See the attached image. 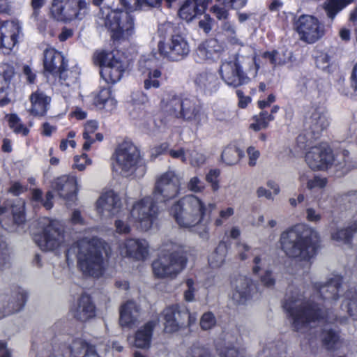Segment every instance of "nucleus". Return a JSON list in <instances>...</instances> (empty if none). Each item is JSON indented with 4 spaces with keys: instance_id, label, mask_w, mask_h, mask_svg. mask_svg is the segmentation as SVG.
<instances>
[{
    "instance_id": "5",
    "label": "nucleus",
    "mask_w": 357,
    "mask_h": 357,
    "mask_svg": "<svg viewBox=\"0 0 357 357\" xmlns=\"http://www.w3.org/2000/svg\"><path fill=\"white\" fill-rule=\"evenodd\" d=\"M249 55L238 53L234 58L222 62L219 75L224 83L233 88L248 84L255 79L260 68L253 50Z\"/></svg>"
},
{
    "instance_id": "63",
    "label": "nucleus",
    "mask_w": 357,
    "mask_h": 357,
    "mask_svg": "<svg viewBox=\"0 0 357 357\" xmlns=\"http://www.w3.org/2000/svg\"><path fill=\"white\" fill-rule=\"evenodd\" d=\"M227 6H220L215 5L211 8V12L220 20H225L228 17V10Z\"/></svg>"
},
{
    "instance_id": "19",
    "label": "nucleus",
    "mask_w": 357,
    "mask_h": 357,
    "mask_svg": "<svg viewBox=\"0 0 357 357\" xmlns=\"http://www.w3.org/2000/svg\"><path fill=\"white\" fill-rule=\"evenodd\" d=\"M149 243L144 239L128 238L119 245V254L136 261H144L149 255Z\"/></svg>"
},
{
    "instance_id": "12",
    "label": "nucleus",
    "mask_w": 357,
    "mask_h": 357,
    "mask_svg": "<svg viewBox=\"0 0 357 357\" xmlns=\"http://www.w3.org/2000/svg\"><path fill=\"white\" fill-rule=\"evenodd\" d=\"M114 52H97L94 55L95 62L100 66V76L107 84L119 82L125 70V66Z\"/></svg>"
},
{
    "instance_id": "4",
    "label": "nucleus",
    "mask_w": 357,
    "mask_h": 357,
    "mask_svg": "<svg viewBox=\"0 0 357 357\" xmlns=\"http://www.w3.org/2000/svg\"><path fill=\"white\" fill-rule=\"evenodd\" d=\"M206 204L195 195H188L175 203L170 208V214L177 225L182 228L193 229L200 238L207 239L209 220H204Z\"/></svg>"
},
{
    "instance_id": "59",
    "label": "nucleus",
    "mask_w": 357,
    "mask_h": 357,
    "mask_svg": "<svg viewBox=\"0 0 357 357\" xmlns=\"http://www.w3.org/2000/svg\"><path fill=\"white\" fill-rule=\"evenodd\" d=\"M116 232L120 234H127L130 231V227L128 222V218H121L115 221Z\"/></svg>"
},
{
    "instance_id": "25",
    "label": "nucleus",
    "mask_w": 357,
    "mask_h": 357,
    "mask_svg": "<svg viewBox=\"0 0 357 357\" xmlns=\"http://www.w3.org/2000/svg\"><path fill=\"white\" fill-rule=\"evenodd\" d=\"M224 51V45L215 38H211L200 43L196 50L197 62L213 61Z\"/></svg>"
},
{
    "instance_id": "20",
    "label": "nucleus",
    "mask_w": 357,
    "mask_h": 357,
    "mask_svg": "<svg viewBox=\"0 0 357 357\" xmlns=\"http://www.w3.org/2000/svg\"><path fill=\"white\" fill-rule=\"evenodd\" d=\"M52 188L58 195L66 200L67 204L76 199L78 191L77 181L75 176L63 175L56 178L52 183Z\"/></svg>"
},
{
    "instance_id": "37",
    "label": "nucleus",
    "mask_w": 357,
    "mask_h": 357,
    "mask_svg": "<svg viewBox=\"0 0 357 357\" xmlns=\"http://www.w3.org/2000/svg\"><path fill=\"white\" fill-rule=\"evenodd\" d=\"M98 122L96 120H89L85 123L84 126V131L82 133L83 139L85 140L82 146L84 151H89L91 148V146L96 140L98 142H102L103 140L104 137L102 133H96L95 139L92 136L93 134H94L98 129Z\"/></svg>"
},
{
    "instance_id": "13",
    "label": "nucleus",
    "mask_w": 357,
    "mask_h": 357,
    "mask_svg": "<svg viewBox=\"0 0 357 357\" xmlns=\"http://www.w3.org/2000/svg\"><path fill=\"white\" fill-rule=\"evenodd\" d=\"M295 29L300 39L312 44L324 35V26L317 18L310 15L300 16L295 22Z\"/></svg>"
},
{
    "instance_id": "42",
    "label": "nucleus",
    "mask_w": 357,
    "mask_h": 357,
    "mask_svg": "<svg viewBox=\"0 0 357 357\" xmlns=\"http://www.w3.org/2000/svg\"><path fill=\"white\" fill-rule=\"evenodd\" d=\"M341 307L343 310H345L354 320L357 321V292L352 291L347 292Z\"/></svg>"
},
{
    "instance_id": "6",
    "label": "nucleus",
    "mask_w": 357,
    "mask_h": 357,
    "mask_svg": "<svg viewBox=\"0 0 357 357\" xmlns=\"http://www.w3.org/2000/svg\"><path fill=\"white\" fill-rule=\"evenodd\" d=\"M107 244L100 238H83L71 248L75 253L77 266L87 275L99 277L104 268L103 254H107Z\"/></svg>"
},
{
    "instance_id": "18",
    "label": "nucleus",
    "mask_w": 357,
    "mask_h": 357,
    "mask_svg": "<svg viewBox=\"0 0 357 357\" xmlns=\"http://www.w3.org/2000/svg\"><path fill=\"white\" fill-rule=\"evenodd\" d=\"M188 309L180 305H173L166 307L162 312L164 330L166 333L178 332L185 326Z\"/></svg>"
},
{
    "instance_id": "46",
    "label": "nucleus",
    "mask_w": 357,
    "mask_h": 357,
    "mask_svg": "<svg viewBox=\"0 0 357 357\" xmlns=\"http://www.w3.org/2000/svg\"><path fill=\"white\" fill-rule=\"evenodd\" d=\"M222 30L227 36L228 41L231 45L241 46L244 45V41L241 37L237 36L236 32V27L233 23L228 21L225 22L222 25Z\"/></svg>"
},
{
    "instance_id": "60",
    "label": "nucleus",
    "mask_w": 357,
    "mask_h": 357,
    "mask_svg": "<svg viewBox=\"0 0 357 357\" xmlns=\"http://www.w3.org/2000/svg\"><path fill=\"white\" fill-rule=\"evenodd\" d=\"M162 0H133V3L130 10L141 9L144 6L155 7L160 4Z\"/></svg>"
},
{
    "instance_id": "21",
    "label": "nucleus",
    "mask_w": 357,
    "mask_h": 357,
    "mask_svg": "<svg viewBox=\"0 0 357 357\" xmlns=\"http://www.w3.org/2000/svg\"><path fill=\"white\" fill-rule=\"evenodd\" d=\"M44 68L45 71L53 75H59L61 79H66V75L69 72L65 71L64 66H67L64 56L54 48H47L44 51Z\"/></svg>"
},
{
    "instance_id": "64",
    "label": "nucleus",
    "mask_w": 357,
    "mask_h": 357,
    "mask_svg": "<svg viewBox=\"0 0 357 357\" xmlns=\"http://www.w3.org/2000/svg\"><path fill=\"white\" fill-rule=\"evenodd\" d=\"M260 281L266 287H272L275 284V279L273 275V273L268 269L266 270L264 274L261 275Z\"/></svg>"
},
{
    "instance_id": "16",
    "label": "nucleus",
    "mask_w": 357,
    "mask_h": 357,
    "mask_svg": "<svg viewBox=\"0 0 357 357\" xmlns=\"http://www.w3.org/2000/svg\"><path fill=\"white\" fill-rule=\"evenodd\" d=\"M231 287V298L237 304H247L257 297V285L250 277L238 275L232 282Z\"/></svg>"
},
{
    "instance_id": "17",
    "label": "nucleus",
    "mask_w": 357,
    "mask_h": 357,
    "mask_svg": "<svg viewBox=\"0 0 357 357\" xmlns=\"http://www.w3.org/2000/svg\"><path fill=\"white\" fill-rule=\"evenodd\" d=\"M160 54L171 61H179L190 52V45L181 35H174L168 42L160 41L158 45Z\"/></svg>"
},
{
    "instance_id": "55",
    "label": "nucleus",
    "mask_w": 357,
    "mask_h": 357,
    "mask_svg": "<svg viewBox=\"0 0 357 357\" xmlns=\"http://www.w3.org/2000/svg\"><path fill=\"white\" fill-rule=\"evenodd\" d=\"M66 66H64V70L68 71L69 73L66 75V79H61L59 77V81L61 82V84L65 86H70L77 83V81L78 79L79 76V72L77 70H68L66 69Z\"/></svg>"
},
{
    "instance_id": "38",
    "label": "nucleus",
    "mask_w": 357,
    "mask_h": 357,
    "mask_svg": "<svg viewBox=\"0 0 357 357\" xmlns=\"http://www.w3.org/2000/svg\"><path fill=\"white\" fill-rule=\"evenodd\" d=\"M94 102L100 109L107 112L115 109L117 104L109 87L100 89L94 99Z\"/></svg>"
},
{
    "instance_id": "29",
    "label": "nucleus",
    "mask_w": 357,
    "mask_h": 357,
    "mask_svg": "<svg viewBox=\"0 0 357 357\" xmlns=\"http://www.w3.org/2000/svg\"><path fill=\"white\" fill-rule=\"evenodd\" d=\"M73 316L82 321H86L96 315V308L89 296L82 294L77 303L71 308Z\"/></svg>"
},
{
    "instance_id": "44",
    "label": "nucleus",
    "mask_w": 357,
    "mask_h": 357,
    "mask_svg": "<svg viewBox=\"0 0 357 357\" xmlns=\"http://www.w3.org/2000/svg\"><path fill=\"white\" fill-rule=\"evenodd\" d=\"M263 57L268 60L270 63L275 67L286 63L290 58V54H286L284 51L266 52L263 54Z\"/></svg>"
},
{
    "instance_id": "54",
    "label": "nucleus",
    "mask_w": 357,
    "mask_h": 357,
    "mask_svg": "<svg viewBox=\"0 0 357 357\" xmlns=\"http://www.w3.org/2000/svg\"><path fill=\"white\" fill-rule=\"evenodd\" d=\"M236 256L241 261H245L249 257L251 247L245 243L239 241L235 245Z\"/></svg>"
},
{
    "instance_id": "15",
    "label": "nucleus",
    "mask_w": 357,
    "mask_h": 357,
    "mask_svg": "<svg viewBox=\"0 0 357 357\" xmlns=\"http://www.w3.org/2000/svg\"><path fill=\"white\" fill-rule=\"evenodd\" d=\"M183 176L174 171L169 170L160 175L157 179L154 195L162 197V200L166 201L176 197L180 192Z\"/></svg>"
},
{
    "instance_id": "39",
    "label": "nucleus",
    "mask_w": 357,
    "mask_h": 357,
    "mask_svg": "<svg viewBox=\"0 0 357 357\" xmlns=\"http://www.w3.org/2000/svg\"><path fill=\"white\" fill-rule=\"evenodd\" d=\"M132 100L135 107L130 112L132 118L140 120L145 119L148 114L144 105L148 102V96L142 92H137L132 95Z\"/></svg>"
},
{
    "instance_id": "40",
    "label": "nucleus",
    "mask_w": 357,
    "mask_h": 357,
    "mask_svg": "<svg viewBox=\"0 0 357 357\" xmlns=\"http://www.w3.org/2000/svg\"><path fill=\"white\" fill-rule=\"evenodd\" d=\"M324 327L321 334V340L324 347L331 351L339 349L342 345L339 333L333 329L328 328L327 326Z\"/></svg>"
},
{
    "instance_id": "1",
    "label": "nucleus",
    "mask_w": 357,
    "mask_h": 357,
    "mask_svg": "<svg viewBox=\"0 0 357 357\" xmlns=\"http://www.w3.org/2000/svg\"><path fill=\"white\" fill-rule=\"evenodd\" d=\"M342 281L340 276L335 275L324 284H316L308 301L298 292H293L287 297L284 308L289 315L294 330L303 331L308 325L316 322L324 325L346 321L345 317L337 318L328 308L339 298Z\"/></svg>"
},
{
    "instance_id": "11",
    "label": "nucleus",
    "mask_w": 357,
    "mask_h": 357,
    "mask_svg": "<svg viewBox=\"0 0 357 357\" xmlns=\"http://www.w3.org/2000/svg\"><path fill=\"white\" fill-rule=\"evenodd\" d=\"M43 231L36 236L35 241L44 251H51L58 248L63 241V229L56 220L44 218L40 221Z\"/></svg>"
},
{
    "instance_id": "45",
    "label": "nucleus",
    "mask_w": 357,
    "mask_h": 357,
    "mask_svg": "<svg viewBox=\"0 0 357 357\" xmlns=\"http://www.w3.org/2000/svg\"><path fill=\"white\" fill-rule=\"evenodd\" d=\"M9 127L16 134L22 136H26L29 132V129L22 122L21 119L15 114H11L6 116Z\"/></svg>"
},
{
    "instance_id": "36",
    "label": "nucleus",
    "mask_w": 357,
    "mask_h": 357,
    "mask_svg": "<svg viewBox=\"0 0 357 357\" xmlns=\"http://www.w3.org/2000/svg\"><path fill=\"white\" fill-rule=\"evenodd\" d=\"M195 84L206 93L216 92L219 88L218 78L215 73L204 71L197 75L195 78Z\"/></svg>"
},
{
    "instance_id": "8",
    "label": "nucleus",
    "mask_w": 357,
    "mask_h": 357,
    "mask_svg": "<svg viewBox=\"0 0 357 357\" xmlns=\"http://www.w3.org/2000/svg\"><path fill=\"white\" fill-rule=\"evenodd\" d=\"M98 19V23L105 25L114 39H126L134 33L133 18L128 12L104 8L100 9Z\"/></svg>"
},
{
    "instance_id": "43",
    "label": "nucleus",
    "mask_w": 357,
    "mask_h": 357,
    "mask_svg": "<svg viewBox=\"0 0 357 357\" xmlns=\"http://www.w3.org/2000/svg\"><path fill=\"white\" fill-rule=\"evenodd\" d=\"M227 253V246L225 243L221 242L218 244L214 252L211 253L208 258V262L213 268L221 266L225 261Z\"/></svg>"
},
{
    "instance_id": "34",
    "label": "nucleus",
    "mask_w": 357,
    "mask_h": 357,
    "mask_svg": "<svg viewBox=\"0 0 357 357\" xmlns=\"http://www.w3.org/2000/svg\"><path fill=\"white\" fill-rule=\"evenodd\" d=\"M354 210L357 213V194L352 197ZM357 232V218L349 226L343 229H337L331 231V238L343 244L350 243L354 234Z\"/></svg>"
},
{
    "instance_id": "24",
    "label": "nucleus",
    "mask_w": 357,
    "mask_h": 357,
    "mask_svg": "<svg viewBox=\"0 0 357 357\" xmlns=\"http://www.w3.org/2000/svg\"><path fill=\"white\" fill-rule=\"evenodd\" d=\"M112 167L114 172L123 176H130L137 170L140 174L145 172L143 158H115Z\"/></svg>"
},
{
    "instance_id": "50",
    "label": "nucleus",
    "mask_w": 357,
    "mask_h": 357,
    "mask_svg": "<svg viewBox=\"0 0 357 357\" xmlns=\"http://www.w3.org/2000/svg\"><path fill=\"white\" fill-rule=\"evenodd\" d=\"M252 271L254 275H259L267 264V258L264 253H255L252 260Z\"/></svg>"
},
{
    "instance_id": "49",
    "label": "nucleus",
    "mask_w": 357,
    "mask_h": 357,
    "mask_svg": "<svg viewBox=\"0 0 357 357\" xmlns=\"http://www.w3.org/2000/svg\"><path fill=\"white\" fill-rule=\"evenodd\" d=\"M220 357H251L248 349L244 347H233L225 351H220Z\"/></svg>"
},
{
    "instance_id": "41",
    "label": "nucleus",
    "mask_w": 357,
    "mask_h": 357,
    "mask_svg": "<svg viewBox=\"0 0 357 357\" xmlns=\"http://www.w3.org/2000/svg\"><path fill=\"white\" fill-rule=\"evenodd\" d=\"M116 156H140L139 146L130 139H123L118 142L115 149Z\"/></svg>"
},
{
    "instance_id": "56",
    "label": "nucleus",
    "mask_w": 357,
    "mask_h": 357,
    "mask_svg": "<svg viewBox=\"0 0 357 357\" xmlns=\"http://www.w3.org/2000/svg\"><path fill=\"white\" fill-rule=\"evenodd\" d=\"M234 214V208L232 207H226L222 208L219 212V216L217 218L214 224L216 227L222 225L225 221L227 220L230 217Z\"/></svg>"
},
{
    "instance_id": "9",
    "label": "nucleus",
    "mask_w": 357,
    "mask_h": 357,
    "mask_svg": "<svg viewBox=\"0 0 357 357\" xmlns=\"http://www.w3.org/2000/svg\"><path fill=\"white\" fill-rule=\"evenodd\" d=\"M162 106L171 115L194 121L197 124L204 119L200 106L192 99H181L175 96L168 95L162 100Z\"/></svg>"
},
{
    "instance_id": "14",
    "label": "nucleus",
    "mask_w": 357,
    "mask_h": 357,
    "mask_svg": "<svg viewBox=\"0 0 357 357\" xmlns=\"http://www.w3.org/2000/svg\"><path fill=\"white\" fill-rule=\"evenodd\" d=\"M157 213L158 208L153 199L146 197L133 205L130 215L142 230L147 231L152 227Z\"/></svg>"
},
{
    "instance_id": "58",
    "label": "nucleus",
    "mask_w": 357,
    "mask_h": 357,
    "mask_svg": "<svg viewBox=\"0 0 357 357\" xmlns=\"http://www.w3.org/2000/svg\"><path fill=\"white\" fill-rule=\"evenodd\" d=\"M185 284L187 289L184 291V298L188 302H192L195 300V293L197 291L195 281L192 279H187Z\"/></svg>"
},
{
    "instance_id": "10",
    "label": "nucleus",
    "mask_w": 357,
    "mask_h": 357,
    "mask_svg": "<svg viewBox=\"0 0 357 357\" xmlns=\"http://www.w3.org/2000/svg\"><path fill=\"white\" fill-rule=\"evenodd\" d=\"M86 0H53L51 13L59 21H81L89 13Z\"/></svg>"
},
{
    "instance_id": "26",
    "label": "nucleus",
    "mask_w": 357,
    "mask_h": 357,
    "mask_svg": "<svg viewBox=\"0 0 357 357\" xmlns=\"http://www.w3.org/2000/svg\"><path fill=\"white\" fill-rule=\"evenodd\" d=\"M27 294L24 291L15 293L10 296L0 295V319L20 311L24 306Z\"/></svg>"
},
{
    "instance_id": "27",
    "label": "nucleus",
    "mask_w": 357,
    "mask_h": 357,
    "mask_svg": "<svg viewBox=\"0 0 357 357\" xmlns=\"http://www.w3.org/2000/svg\"><path fill=\"white\" fill-rule=\"evenodd\" d=\"M139 70L143 75L144 87L146 90L160 87L162 73L158 68H154L153 61L141 59L139 63Z\"/></svg>"
},
{
    "instance_id": "52",
    "label": "nucleus",
    "mask_w": 357,
    "mask_h": 357,
    "mask_svg": "<svg viewBox=\"0 0 357 357\" xmlns=\"http://www.w3.org/2000/svg\"><path fill=\"white\" fill-rule=\"evenodd\" d=\"M15 98V93L8 85L0 89V106L4 107L10 104Z\"/></svg>"
},
{
    "instance_id": "3",
    "label": "nucleus",
    "mask_w": 357,
    "mask_h": 357,
    "mask_svg": "<svg viewBox=\"0 0 357 357\" xmlns=\"http://www.w3.org/2000/svg\"><path fill=\"white\" fill-rule=\"evenodd\" d=\"M329 119L324 107L314 109L310 118V131L300 134L294 147L289 149V154H305L318 156H328L331 154H339L333 146L323 142L314 144L321 133L329 126Z\"/></svg>"
},
{
    "instance_id": "23",
    "label": "nucleus",
    "mask_w": 357,
    "mask_h": 357,
    "mask_svg": "<svg viewBox=\"0 0 357 357\" xmlns=\"http://www.w3.org/2000/svg\"><path fill=\"white\" fill-rule=\"evenodd\" d=\"M121 207V199L112 190L103 193L96 202L97 212L106 218H109L116 214Z\"/></svg>"
},
{
    "instance_id": "61",
    "label": "nucleus",
    "mask_w": 357,
    "mask_h": 357,
    "mask_svg": "<svg viewBox=\"0 0 357 357\" xmlns=\"http://www.w3.org/2000/svg\"><path fill=\"white\" fill-rule=\"evenodd\" d=\"M220 175V171L217 169H211L206 176V181L211 183L213 191L219 189V182L218 178Z\"/></svg>"
},
{
    "instance_id": "32",
    "label": "nucleus",
    "mask_w": 357,
    "mask_h": 357,
    "mask_svg": "<svg viewBox=\"0 0 357 357\" xmlns=\"http://www.w3.org/2000/svg\"><path fill=\"white\" fill-rule=\"evenodd\" d=\"M69 351L71 357H100L94 344L80 338L72 341Z\"/></svg>"
},
{
    "instance_id": "51",
    "label": "nucleus",
    "mask_w": 357,
    "mask_h": 357,
    "mask_svg": "<svg viewBox=\"0 0 357 357\" xmlns=\"http://www.w3.org/2000/svg\"><path fill=\"white\" fill-rule=\"evenodd\" d=\"M11 213L14 222L21 224L24 221V203L22 200H17V203L11 206Z\"/></svg>"
},
{
    "instance_id": "57",
    "label": "nucleus",
    "mask_w": 357,
    "mask_h": 357,
    "mask_svg": "<svg viewBox=\"0 0 357 357\" xmlns=\"http://www.w3.org/2000/svg\"><path fill=\"white\" fill-rule=\"evenodd\" d=\"M185 357H211V356L204 347L192 346L186 351Z\"/></svg>"
},
{
    "instance_id": "7",
    "label": "nucleus",
    "mask_w": 357,
    "mask_h": 357,
    "mask_svg": "<svg viewBox=\"0 0 357 357\" xmlns=\"http://www.w3.org/2000/svg\"><path fill=\"white\" fill-rule=\"evenodd\" d=\"M162 255L153 263L154 275L160 278H174L185 267L187 257L183 246L169 243L165 244Z\"/></svg>"
},
{
    "instance_id": "28",
    "label": "nucleus",
    "mask_w": 357,
    "mask_h": 357,
    "mask_svg": "<svg viewBox=\"0 0 357 357\" xmlns=\"http://www.w3.org/2000/svg\"><path fill=\"white\" fill-rule=\"evenodd\" d=\"M212 0H186L178 10L179 17L189 22L203 14Z\"/></svg>"
},
{
    "instance_id": "53",
    "label": "nucleus",
    "mask_w": 357,
    "mask_h": 357,
    "mask_svg": "<svg viewBox=\"0 0 357 357\" xmlns=\"http://www.w3.org/2000/svg\"><path fill=\"white\" fill-rule=\"evenodd\" d=\"M216 324L214 314L210 312L204 313L200 319V326L202 330L211 329Z\"/></svg>"
},
{
    "instance_id": "62",
    "label": "nucleus",
    "mask_w": 357,
    "mask_h": 357,
    "mask_svg": "<svg viewBox=\"0 0 357 357\" xmlns=\"http://www.w3.org/2000/svg\"><path fill=\"white\" fill-rule=\"evenodd\" d=\"M327 184V179L326 178H321L315 176L312 179L308 180L307 183V188L309 190H313L315 188H324Z\"/></svg>"
},
{
    "instance_id": "48",
    "label": "nucleus",
    "mask_w": 357,
    "mask_h": 357,
    "mask_svg": "<svg viewBox=\"0 0 357 357\" xmlns=\"http://www.w3.org/2000/svg\"><path fill=\"white\" fill-rule=\"evenodd\" d=\"M273 119L274 117L271 114H268L266 112H261L259 115L253 117L254 121L250 124V128L255 131L265 129Z\"/></svg>"
},
{
    "instance_id": "2",
    "label": "nucleus",
    "mask_w": 357,
    "mask_h": 357,
    "mask_svg": "<svg viewBox=\"0 0 357 357\" xmlns=\"http://www.w3.org/2000/svg\"><path fill=\"white\" fill-rule=\"evenodd\" d=\"M319 240V233L314 229L305 224H297L282 231L279 241L287 257L296 259L308 269L316 255Z\"/></svg>"
},
{
    "instance_id": "31",
    "label": "nucleus",
    "mask_w": 357,
    "mask_h": 357,
    "mask_svg": "<svg viewBox=\"0 0 357 357\" xmlns=\"http://www.w3.org/2000/svg\"><path fill=\"white\" fill-rule=\"evenodd\" d=\"M31 107L29 112L37 117H42L47 114L49 109L51 98L41 91L37 90L29 96Z\"/></svg>"
},
{
    "instance_id": "47",
    "label": "nucleus",
    "mask_w": 357,
    "mask_h": 357,
    "mask_svg": "<svg viewBox=\"0 0 357 357\" xmlns=\"http://www.w3.org/2000/svg\"><path fill=\"white\" fill-rule=\"evenodd\" d=\"M354 0H328L326 3V10L328 17L333 19L335 15Z\"/></svg>"
},
{
    "instance_id": "22",
    "label": "nucleus",
    "mask_w": 357,
    "mask_h": 357,
    "mask_svg": "<svg viewBox=\"0 0 357 357\" xmlns=\"http://www.w3.org/2000/svg\"><path fill=\"white\" fill-rule=\"evenodd\" d=\"M20 31L19 22L0 21V47L6 50L4 53H8L17 43Z\"/></svg>"
},
{
    "instance_id": "33",
    "label": "nucleus",
    "mask_w": 357,
    "mask_h": 357,
    "mask_svg": "<svg viewBox=\"0 0 357 357\" xmlns=\"http://www.w3.org/2000/svg\"><path fill=\"white\" fill-rule=\"evenodd\" d=\"M157 321H149L139 327L135 334L134 345L139 349H149L151 344L153 330Z\"/></svg>"
},
{
    "instance_id": "30",
    "label": "nucleus",
    "mask_w": 357,
    "mask_h": 357,
    "mask_svg": "<svg viewBox=\"0 0 357 357\" xmlns=\"http://www.w3.org/2000/svg\"><path fill=\"white\" fill-rule=\"evenodd\" d=\"M140 308L132 301L123 303L120 309L119 324L123 327L132 328L139 322Z\"/></svg>"
},
{
    "instance_id": "35",
    "label": "nucleus",
    "mask_w": 357,
    "mask_h": 357,
    "mask_svg": "<svg viewBox=\"0 0 357 357\" xmlns=\"http://www.w3.org/2000/svg\"><path fill=\"white\" fill-rule=\"evenodd\" d=\"M340 160H335V158H306V162L309 167L314 170H327L334 169L340 170L344 162V158H338Z\"/></svg>"
}]
</instances>
